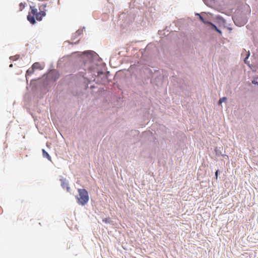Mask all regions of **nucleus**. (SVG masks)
<instances>
[{"label": "nucleus", "instance_id": "nucleus-16", "mask_svg": "<svg viewBox=\"0 0 258 258\" xmlns=\"http://www.w3.org/2000/svg\"><path fill=\"white\" fill-rule=\"evenodd\" d=\"M69 188L68 187H67V191H68V192H69V191H69Z\"/></svg>", "mask_w": 258, "mask_h": 258}, {"label": "nucleus", "instance_id": "nucleus-7", "mask_svg": "<svg viewBox=\"0 0 258 258\" xmlns=\"http://www.w3.org/2000/svg\"><path fill=\"white\" fill-rule=\"evenodd\" d=\"M32 67H33V68L35 70V69H41V66H40V64L39 62H35L34 63L32 66Z\"/></svg>", "mask_w": 258, "mask_h": 258}, {"label": "nucleus", "instance_id": "nucleus-13", "mask_svg": "<svg viewBox=\"0 0 258 258\" xmlns=\"http://www.w3.org/2000/svg\"><path fill=\"white\" fill-rule=\"evenodd\" d=\"M103 221L106 223H109L110 222V218H105V219H103Z\"/></svg>", "mask_w": 258, "mask_h": 258}, {"label": "nucleus", "instance_id": "nucleus-2", "mask_svg": "<svg viewBox=\"0 0 258 258\" xmlns=\"http://www.w3.org/2000/svg\"><path fill=\"white\" fill-rule=\"evenodd\" d=\"M78 203L82 205H85L89 201L88 195H77L76 196Z\"/></svg>", "mask_w": 258, "mask_h": 258}, {"label": "nucleus", "instance_id": "nucleus-4", "mask_svg": "<svg viewBox=\"0 0 258 258\" xmlns=\"http://www.w3.org/2000/svg\"><path fill=\"white\" fill-rule=\"evenodd\" d=\"M42 153L43 157L46 158L49 161L51 160V157L44 149H42Z\"/></svg>", "mask_w": 258, "mask_h": 258}, {"label": "nucleus", "instance_id": "nucleus-6", "mask_svg": "<svg viewBox=\"0 0 258 258\" xmlns=\"http://www.w3.org/2000/svg\"><path fill=\"white\" fill-rule=\"evenodd\" d=\"M34 69L32 67L31 68L29 69L27 71L26 76L27 77V76L31 75L32 74H33L34 73Z\"/></svg>", "mask_w": 258, "mask_h": 258}, {"label": "nucleus", "instance_id": "nucleus-14", "mask_svg": "<svg viewBox=\"0 0 258 258\" xmlns=\"http://www.w3.org/2000/svg\"><path fill=\"white\" fill-rule=\"evenodd\" d=\"M218 172H219V171L217 170L215 172V176H216V179H217V178H218Z\"/></svg>", "mask_w": 258, "mask_h": 258}, {"label": "nucleus", "instance_id": "nucleus-10", "mask_svg": "<svg viewBox=\"0 0 258 258\" xmlns=\"http://www.w3.org/2000/svg\"><path fill=\"white\" fill-rule=\"evenodd\" d=\"M252 83L254 84L258 85V77L255 78L252 81Z\"/></svg>", "mask_w": 258, "mask_h": 258}, {"label": "nucleus", "instance_id": "nucleus-3", "mask_svg": "<svg viewBox=\"0 0 258 258\" xmlns=\"http://www.w3.org/2000/svg\"><path fill=\"white\" fill-rule=\"evenodd\" d=\"M27 19L32 24H34L36 22L34 16H31L30 13L27 16Z\"/></svg>", "mask_w": 258, "mask_h": 258}, {"label": "nucleus", "instance_id": "nucleus-15", "mask_svg": "<svg viewBox=\"0 0 258 258\" xmlns=\"http://www.w3.org/2000/svg\"><path fill=\"white\" fill-rule=\"evenodd\" d=\"M249 55V52H248V54H247V57L244 59V62L246 63V59L248 58V56Z\"/></svg>", "mask_w": 258, "mask_h": 258}, {"label": "nucleus", "instance_id": "nucleus-12", "mask_svg": "<svg viewBox=\"0 0 258 258\" xmlns=\"http://www.w3.org/2000/svg\"><path fill=\"white\" fill-rule=\"evenodd\" d=\"M80 194H87V192L85 189H79Z\"/></svg>", "mask_w": 258, "mask_h": 258}, {"label": "nucleus", "instance_id": "nucleus-1", "mask_svg": "<svg viewBox=\"0 0 258 258\" xmlns=\"http://www.w3.org/2000/svg\"><path fill=\"white\" fill-rule=\"evenodd\" d=\"M46 4H42L39 6V12H38L37 9L35 6H30L31 9V13L33 15L35 16L36 19L38 21H41L42 18L46 15Z\"/></svg>", "mask_w": 258, "mask_h": 258}, {"label": "nucleus", "instance_id": "nucleus-17", "mask_svg": "<svg viewBox=\"0 0 258 258\" xmlns=\"http://www.w3.org/2000/svg\"><path fill=\"white\" fill-rule=\"evenodd\" d=\"M215 152H216V153H217V154H218V153H217V150H216V149L215 150Z\"/></svg>", "mask_w": 258, "mask_h": 258}, {"label": "nucleus", "instance_id": "nucleus-9", "mask_svg": "<svg viewBox=\"0 0 258 258\" xmlns=\"http://www.w3.org/2000/svg\"><path fill=\"white\" fill-rule=\"evenodd\" d=\"M227 100L226 97H223L220 99L219 103L221 104L223 102H225Z\"/></svg>", "mask_w": 258, "mask_h": 258}, {"label": "nucleus", "instance_id": "nucleus-11", "mask_svg": "<svg viewBox=\"0 0 258 258\" xmlns=\"http://www.w3.org/2000/svg\"><path fill=\"white\" fill-rule=\"evenodd\" d=\"M199 15L200 19L201 20V21L202 22H203L204 23H205V24H208V22H206V21H205L204 20V18H203L201 16H200V15Z\"/></svg>", "mask_w": 258, "mask_h": 258}, {"label": "nucleus", "instance_id": "nucleus-8", "mask_svg": "<svg viewBox=\"0 0 258 258\" xmlns=\"http://www.w3.org/2000/svg\"><path fill=\"white\" fill-rule=\"evenodd\" d=\"M25 6H26V4L25 3H21L20 4H19V11H22L25 7Z\"/></svg>", "mask_w": 258, "mask_h": 258}, {"label": "nucleus", "instance_id": "nucleus-5", "mask_svg": "<svg viewBox=\"0 0 258 258\" xmlns=\"http://www.w3.org/2000/svg\"><path fill=\"white\" fill-rule=\"evenodd\" d=\"M208 24L210 25L211 26H212L213 27V28L217 31L218 32L219 34H222V31L219 30L214 24H213V23H212L211 22H208Z\"/></svg>", "mask_w": 258, "mask_h": 258}]
</instances>
